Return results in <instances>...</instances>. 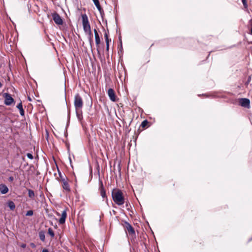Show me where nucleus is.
Returning <instances> with one entry per match:
<instances>
[{
    "instance_id": "1",
    "label": "nucleus",
    "mask_w": 252,
    "mask_h": 252,
    "mask_svg": "<svg viewBox=\"0 0 252 252\" xmlns=\"http://www.w3.org/2000/svg\"><path fill=\"white\" fill-rule=\"evenodd\" d=\"M113 201L118 205H122L125 203V198L123 192L118 189H114L112 191Z\"/></svg>"
},
{
    "instance_id": "2",
    "label": "nucleus",
    "mask_w": 252,
    "mask_h": 252,
    "mask_svg": "<svg viewBox=\"0 0 252 252\" xmlns=\"http://www.w3.org/2000/svg\"><path fill=\"white\" fill-rule=\"evenodd\" d=\"M81 17L83 30L86 34H89L91 36L92 34L88 16L86 14H82Z\"/></svg>"
},
{
    "instance_id": "3",
    "label": "nucleus",
    "mask_w": 252,
    "mask_h": 252,
    "mask_svg": "<svg viewBox=\"0 0 252 252\" xmlns=\"http://www.w3.org/2000/svg\"><path fill=\"white\" fill-rule=\"evenodd\" d=\"M74 106L76 110H80L83 106V100L79 94H76L74 97Z\"/></svg>"
},
{
    "instance_id": "4",
    "label": "nucleus",
    "mask_w": 252,
    "mask_h": 252,
    "mask_svg": "<svg viewBox=\"0 0 252 252\" xmlns=\"http://www.w3.org/2000/svg\"><path fill=\"white\" fill-rule=\"evenodd\" d=\"M59 174L60 178V181L63 183V189L67 191H69L70 188L67 181L66 177L65 175H62L61 172H59Z\"/></svg>"
},
{
    "instance_id": "5",
    "label": "nucleus",
    "mask_w": 252,
    "mask_h": 252,
    "mask_svg": "<svg viewBox=\"0 0 252 252\" xmlns=\"http://www.w3.org/2000/svg\"><path fill=\"white\" fill-rule=\"evenodd\" d=\"M52 16L53 20L56 24L58 25H62L63 24V19H62L61 17L59 15V14L57 13H53L52 14Z\"/></svg>"
},
{
    "instance_id": "6",
    "label": "nucleus",
    "mask_w": 252,
    "mask_h": 252,
    "mask_svg": "<svg viewBox=\"0 0 252 252\" xmlns=\"http://www.w3.org/2000/svg\"><path fill=\"white\" fill-rule=\"evenodd\" d=\"M3 96L4 97V104L6 105L9 106L14 102V99L12 97L11 94L8 93H4Z\"/></svg>"
},
{
    "instance_id": "7",
    "label": "nucleus",
    "mask_w": 252,
    "mask_h": 252,
    "mask_svg": "<svg viewBox=\"0 0 252 252\" xmlns=\"http://www.w3.org/2000/svg\"><path fill=\"white\" fill-rule=\"evenodd\" d=\"M239 103L240 105L243 107L246 108L250 107V100L248 98H241L239 101Z\"/></svg>"
},
{
    "instance_id": "8",
    "label": "nucleus",
    "mask_w": 252,
    "mask_h": 252,
    "mask_svg": "<svg viewBox=\"0 0 252 252\" xmlns=\"http://www.w3.org/2000/svg\"><path fill=\"white\" fill-rule=\"evenodd\" d=\"M99 190L101 197L103 198H107L106 191L103 187L102 182L101 181H99Z\"/></svg>"
},
{
    "instance_id": "9",
    "label": "nucleus",
    "mask_w": 252,
    "mask_h": 252,
    "mask_svg": "<svg viewBox=\"0 0 252 252\" xmlns=\"http://www.w3.org/2000/svg\"><path fill=\"white\" fill-rule=\"evenodd\" d=\"M107 93L110 100L113 102L116 101V95L113 89H109Z\"/></svg>"
},
{
    "instance_id": "10",
    "label": "nucleus",
    "mask_w": 252,
    "mask_h": 252,
    "mask_svg": "<svg viewBox=\"0 0 252 252\" xmlns=\"http://www.w3.org/2000/svg\"><path fill=\"white\" fill-rule=\"evenodd\" d=\"M66 217H67L66 210H64L62 212V215H61V218L60 219V220H59V222L60 224H63L65 222Z\"/></svg>"
},
{
    "instance_id": "11",
    "label": "nucleus",
    "mask_w": 252,
    "mask_h": 252,
    "mask_svg": "<svg viewBox=\"0 0 252 252\" xmlns=\"http://www.w3.org/2000/svg\"><path fill=\"white\" fill-rule=\"evenodd\" d=\"M9 189L4 184L0 185V192L1 194H4L8 192Z\"/></svg>"
},
{
    "instance_id": "12",
    "label": "nucleus",
    "mask_w": 252,
    "mask_h": 252,
    "mask_svg": "<svg viewBox=\"0 0 252 252\" xmlns=\"http://www.w3.org/2000/svg\"><path fill=\"white\" fill-rule=\"evenodd\" d=\"M126 227L129 234H135L134 230L133 229V227L130 224L127 223L126 224Z\"/></svg>"
},
{
    "instance_id": "13",
    "label": "nucleus",
    "mask_w": 252,
    "mask_h": 252,
    "mask_svg": "<svg viewBox=\"0 0 252 252\" xmlns=\"http://www.w3.org/2000/svg\"><path fill=\"white\" fill-rule=\"evenodd\" d=\"M94 33L95 37V43L97 45H98L100 43V39L99 38V34L96 31V30H94Z\"/></svg>"
},
{
    "instance_id": "14",
    "label": "nucleus",
    "mask_w": 252,
    "mask_h": 252,
    "mask_svg": "<svg viewBox=\"0 0 252 252\" xmlns=\"http://www.w3.org/2000/svg\"><path fill=\"white\" fill-rule=\"evenodd\" d=\"M7 205L11 210H13L15 208V205L12 201H8Z\"/></svg>"
},
{
    "instance_id": "15",
    "label": "nucleus",
    "mask_w": 252,
    "mask_h": 252,
    "mask_svg": "<svg viewBox=\"0 0 252 252\" xmlns=\"http://www.w3.org/2000/svg\"><path fill=\"white\" fill-rule=\"evenodd\" d=\"M76 113L77 117L78 120L79 121H81L83 118V116L82 115V112L81 111L80 112L79 110H76Z\"/></svg>"
},
{
    "instance_id": "16",
    "label": "nucleus",
    "mask_w": 252,
    "mask_h": 252,
    "mask_svg": "<svg viewBox=\"0 0 252 252\" xmlns=\"http://www.w3.org/2000/svg\"><path fill=\"white\" fill-rule=\"evenodd\" d=\"M39 237L40 239L42 241L44 242L45 241V237L44 232L43 231H40L39 233Z\"/></svg>"
},
{
    "instance_id": "17",
    "label": "nucleus",
    "mask_w": 252,
    "mask_h": 252,
    "mask_svg": "<svg viewBox=\"0 0 252 252\" xmlns=\"http://www.w3.org/2000/svg\"><path fill=\"white\" fill-rule=\"evenodd\" d=\"M28 194L29 197L33 198L34 197V192L32 190L28 189Z\"/></svg>"
},
{
    "instance_id": "18",
    "label": "nucleus",
    "mask_w": 252,
    "mask_h": 252,
    "mask_svg": "<svg viewBox=\"0 0 252 252\" xmlns=\"http://www.w3.org/2000/svg\"><path fill=\"white\" fill-rule=\"evenodd\" d=\"M252 75H249L248 77L247 80L245 83V85L247 86L252 81Z\"/></svg>"
},
{
    "instance_id": "19",
    "label": "nucleus",
    "mask_w": 252,
    "mask_h": 252,
    "mask_svg": "<svg viewBox=\"0 0 252 252\" xmlns=\"http://www.w3.org/2000/svg\"><path fill=\"white\" fill-rule=\"evenodd\" d=\"M48 233L51 236L52 238H53L54 237L55 234L51 228H48Z\"/></svg>"
},
{
    "instance_id": "20",
    "label": "nucleus",
    "mask_w": 252,
    "mask_h": 252,
    "mask_svg": "<svg viewBox=\"0 0 252 252\" xmlns=\"http://www.w3.org/2000/svg\"><path fill=\"white\" fill-rule=\"evenodd\" d=\"M94 5H95V6L96 7L97 9H98V10L99 11V12H101V10H102L100 4H99V2H97L96 3H95Z\"/></svg>"
},
{
    "instance_id": "21",
    "label": "nucleus",
    "mask_w": 252,
    "mask_h": 252,
    "mask_svg": "<svg viewBox=\"0 0 252 252\" xmlns=\"http://www.w3.org/2000/svg\"><path fill=\"white\" fill-rule=\"evenodd\" d=\"M148 123V122L147 121V120H144L142 122L141 126L143 127H144L147 125Z\"/></svg>"
},
{
    "instance_id": "22",
    "label": "nucleus",
    "mask_w": 252,
    "mask_h": 252,
    "mask_svg": "<svg viewBox=\"0 0 252 252\" xmlns=\"http://www.w3.org/2000/svg\"><path fill=\"white\" fill-rule=\"evenodd\" d=\"M17 108L19 110V111L23 109V106H22V102L19 103L17 105Z\"/></svg>"
},
{
    "instance_id": "23",
    "label": "nucleus",
    "mask_w": 252,
    "mask_h": 252,
    "mask_svg": "<svg viewBox=\"0 0 252 252\" xmlns=\"http://www.w3.org/2000/svg\"><path fill=\"white\" fill-rule=\"evenodd\" d=\"M33 215V211L32 210L28 211L26 213V216H31Z\"/></svg>"
},
{
    "instance_id": "24",
    "label": "nucleus",
    "mask_w": 252,
    "mask_h": 252,
    "mask_svg": "<svg viewBox=\"0 0 252 252\" xmlns=\"http://www.w3.org/2000/svg\"><path fill=\"white\" fill-rule=\"evenodd\" d=\"M27 157H28L29 158H30V159H33V158L32 155V154H31V153H28V154H27Z\"/></svg>"
},
{
    "instance_id": "25",
    "label": "nucleus",
    "mask_w": 252,
    "mask_h": 252,
    "mask_svg": "<svg viewBox=\"0 0 252 252\" xmlns=\"http://www.w3.org/2000/svg\"><path fill=\"white\" fill-rule=\"evenodd\" d=\"M242 2L245 8H247L248 6L247 3V0H242Z\"/></svg>"
},
{
    "instance_id": "26",
    "label": "nucleus",
    "mask_w": 252,
    "mask_h": 252,
    "mask_svg": "<svg viewBox=\"0 0 252 252\" xmlns=\"http://www.w3.org/2000/svg\"><path fill=\"white\" fill-rule=\"evenodd\" d=\"M104 37H105V39H109L108 38V33H107L106 32H105V33H104Z\"/></svg>"
},
{
    "instance_id": "27",
    "label": "nucleus",
    "mask_w": 252,
    "mask_h": 252,
    "mask_svg": "<svg viewBox=\"0 0 252 252\" xmlns=\"http://www.w3.org/2000/svg\"><path fill=\"white\" fill-rule=\"evenodd\" d=\"M20 115L22 116L24 115V111L23 109L20 110Z\"/></svg>"
},
{
    "instance_id": "28",
    "label": "nucleus",
    "mask_w": 252,
    "mask_h": 252,
    "mask_svg": "<svg viewBox=\"0 0 252 252\" xmlns=\"http://www.w3.org/2000/svg\"><path fill=\"white\" fill-rule=\"evenodd\" d=\"M99 13H100V15H101V17H103V16H104V11L103 10V9H102V10H101V12H99Z\"/></svg>"
},
{
    "instance_id": "29",
    "label": "nucleus",
    "mask_w": 252,
    "mask_h": 252,
    "mask_svg": "<svg viewBox=\"0 0 252 252\" xmlns=\"http://www.w3.org/2000/svg\"><path fill=\"white\" fill-rule=\"evenodd\" d=\"M106 45L109 44V41H111V39H107V40L105 39Z\"/></svg>"
},
{
    "instance_id": "30",
    "label": "nucleus",
    "mask_w": 252,
    "mask_h": 252,
    "mask_svg": "<svg viewBox=\"0 0 252 252\" xmlns=\"http://www.w3.org/2000/svg\"><path fill=\"white\" fill-rule=\"evenodd\" d=\"M21 247L23 248H25L26 247V245L25 244H22L21 245Z\"/></svg>"
},
{
    "instance_id": "31",
    "label": "nucleus",
    "mask_w": 252,
    "mask_h": 252,
    "mask_svg": "<svg viewBox=\"0 0 252 252\" xmlns=\"http://www.w3.org/2000/svg\"><path fill=\"white\" fill-rule=\"evenodd\" d=\"M94 3V4L95 3H96L97 2H99V0H92Z\"/></svg>"
},
{
    "instance_id": "32",
    "label": "nucleus",
    "mask_w": 252,
    "mask_h": 252,
    "mask_svg": "<svg viewBox=\"0 0 252 252\" xmlns=\"http://www.w3.org/2000/svg\"><path fill=\"white\" fill-rule=\"evenodd\" d=\"M109 44H107V45H106V50L108 51L109 50Z\"/></svg>"
},
{
    "instance_id": "33",
    "label": "nucleus",
    "mask_w": 252,
    "mask_h": 252,
    "mask_svg": "<svg viewBox=\"0 0 252 252\" xmlns=\"http://www.w3.org/2000/svg\"><path fill=\"white\" fill-rule=\"evenodd\" d=\"M42 252H49L47 249H44V250H42Z\"/></svg>"
},
{
    "instance_id": "34",
    "label": "nucleus",
    "mask_w": 252,
    "mask_h": 252,
    "mask_svg": "<svg viewBox=\"0 0 252 252\" xmlns=\"http://www.w3.org/2000/svg\"><path fill=\"white\" fill-rule=\"evenodd\" d=\"M31 246H32V248H35V245L33 243H31Z\"/></svg>"
},
{
    "instance_id": "35",
    "label": "nucleus",
    "mask_w": 252,
    "mask_h": 252,
    "mask_svg": "<svg viewBox=\"0 0 252 252\" xmlns=\"http://www.w3.org/2000/svg\"><path fill=\"white\" fill-rule=\"evenodd\" d=\"M9 180H10V181H12V180H13V177H10L9 178Z\"/></svg>"
},
{
    "instance_id": "36",
    "label": "nucleus",
    "mask_w": 252,
    "mask_h": 252,
    "mask_svg": "<svg viewBox=\"0 0 252 252\" xmlns=\"http://www.w3.org/2000/svg\"><path fill=\"white\" fill-rule=\"evenodd\" d=\"M120 43H121V48H122V40H121V41H120Z\"/></svg>"
},
{
    "instance_id": "37",
    "label": "nucleus",
    "mask_w": 252,
    "mask_h": 252,
    "mask_svg": "<svg viewBox=\"0 0 252 252\" xmlns=\"http://www.w3.org/2000/svg\"><path fill=\"white\" fill-rule=\"evenodd\" d=\"M2 86V84L0 82V88H1Z\"/></svg>"
},
{
    "instance_id": "38",
    "label": "nucleus",
    "mask_w": 252,
    "mask_h": 252,
    "mask_svg": "<svg viewBox=\"0 0 252 252\" xmlns=\"http://www.w3.org/2000/svg\"><path fill=\"white\" fill-rule=\"evenodd\" d=\"M28 99L30 101H31V98L30 97H28Z\"/></svg>"
},
{
    "instance_id": "39",
    "label": "nucleus",
    "mask_w": 252,
    "mask_h": 252,
    "mask_svg": "<svg viewBox=\"0 0 252 252\" xmlns=\"http://www.w3.org/2000/svg\"><path fill=\"white\" fill-rule=\"evenodd\" d=\"M251 33L252 34V29H251Z\"/></svg>"
}]
</instances>
